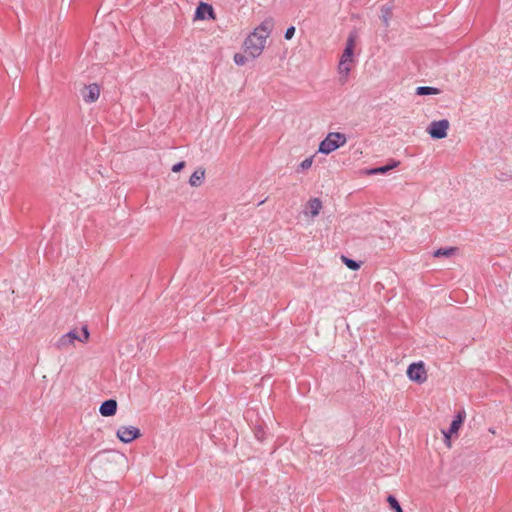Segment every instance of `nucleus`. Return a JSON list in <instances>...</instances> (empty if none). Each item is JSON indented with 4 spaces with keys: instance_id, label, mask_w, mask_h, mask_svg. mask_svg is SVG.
I'll return each instance as SVG.
<instances>
[{
    "instance_id": "f257e3e1",
    "label": "nucleus",
    "mask_w": 512,
    "mask_h": 512,
    "mask_svg": "<svg viewBox=\"0 0 512 512\" xmlns=\"http://www.w3.org/2000/svg\"><path fill=\"white\" fill-rule=\"evenodd\" d=\"M355 40L356 36L354 34H350L348 36L346 47L343 51V54L341 56L339 65H338V72L340 74V82L342 84L346 83L348 79V75L351 71V63L353 62V51L355 47Z\"/></svg>"
},
{
    "instance_id": "b1692460",
    "label": "nucleus",
    "mask_w": 512,
    "mask_h": 512,
    "mask_svg": "<svg viewBox=\"0 0 512 512\" xmlns=\"http://www.w3.org/2000/svg\"><path fill=\"white\" fill-rule=\"evenodd\" d=\"M294 34H295V27L294 26H290V27H288L286 29L284 37H285L286 40H290V39H292Z\"/></svg>"
},
{
    "instance_id": "9b49d317",
    "label": "nucleus",
    "mask_w": 512,
    "mask_h": 512,
    "mask_svg": "<svg viewBox=\"0 0 512 512\" xmlns=\"http://www.w3.org/2000/svg\"><path fill=\"white\" fill-rule=\"evenodd\" d=\"M463 420H464V416L459 413L455 419L452 421L451 425H450V428L447 432H444V436H445V440L447 442L448 445H450V437L453 433H456L461 424L463 423Z\"/></svg>"
},
{
    "instance_id": "5701e85b",
    "label": "nucleus",
    "mask_w": 512,
    "mask_h": 512,
    "mask_svg": "<svg viewBox=\"0 0 512 512\" xmlns=\"http://www.w3.org/2000/svg\"><path fill=\"white\" fill-rule=\"evenodd\" d=\"M234 62L237 65H244L247 62V57L245 55H243V54L236 53L234 55Z\"/></svg>"
},
{
    "instance_id": "1a4fd4ad",
    "label": "nucleus",
    "mask_w": 512,
    "mask_h": 512,
    "mask_svg": "<svg viewBox=\"0 0 512 512\" xmlns=\"http://www.w3.org/2000/svg\"><path fill=\"white\" fill-rule=\"evenodd\" d=\"M116 411H117V402L114 399H108V400L104 401L99 408L100 414L105 417L115 415Z\"/></svg>"
},
{
    "instance_id": "f8f14e48",
    "label": "nucleus",
    "mask_w": 512,
    "mask_h": 512,
    "mask_svg": "<svg viewBox=\"0 0 512 512\" xmlns=\"http://www.w3.org/2000/svg\"><path fill=\"white\" fill-rule=\"evenodd\" d=\"M274 22L272 19H265L253 32H258V35L264 36L266 39L269 37Z\"/></svg>"
},
{
    "instance_id": "dca6fc26",
    "label": "nucleus",
    "mask_w": 512,
    "mask_h": 512,
    "mask_svg": "<svg viewBox=\"0 0 512 512\" xmlns=\"http://www.w3.org/2000/svg\"><path fill=\"white\" fill-rule=\"evenodd\" d=\"M440 92H441L440 89L435 88V87L419 86L416 88V95H419V96L437 95Z\"/></svg>"
},
{
    "instance_id": "4be33fe9",
    "label": "nucleus",
    "mask_w": 512,
    "mask_h": 512,
    "mask_svg": "<svg viewBox=\"0 0 512 512\" xmlns=\"http://www.w3.org/2000/svg\"><path fill=\"white\" fill-rule=\"evenodd\" d=\"M312 163H313L312 157L306 158L299 164L297 171L300 172V171L309 169L312 166Z\"/></svg>"
},
{
    "instance_id": "9d476101",
    "label": "nucleus",
    "mask_w": 512,
    "mask_h": 512,
    "mask_svg": "<svg viewBox=\"0 0 512 512\" xmlns=\"http://www.w3.org/2000/svg\"><path fill=\"white\" fill-rule=\"evenodd\" d=\"M85 90L86 92L83 94L85 102L92 103L99 98L100 88L97 84H90Z\"/></svg>"
},
{
    "instance_id": "6e6552de",
    "label": "nucleus",
    "mask_w": 512,
    "mask_h": 512,
    "mask_svg": "<svg viewBox=\"0 0 512 512\" xmlns=\"http://www.w3.org/2000/svg\"><path fill=\"white\" fill-rule=\"evenodd\" d=\"M195 20L215 19L213 7L205 2H200L195 11Z\"/></svg>"
},
{
    "instance_id": "aec40b11",
    "label": "nucleus",
    "mask_w": 512,
    "mask_h": 512,
    "mask_svg": "<svg viewBox=\"0 0 512 512\" xmlns=\"http://www.w3.org/2000/svg\"><path fill=\"white\" fill-rule=\"evenodd\" d=\"M342 261L344 262V264L351 270H358L360 268V263L353 260V259H350L346 256H342Z\"/></svg>"
},
{
    "instance_id": "39448f33",
    "label": "nucleus",
    "mask_w": 512,
    "mask_h": 512,
    "mask_svg": "<svg viewBox=\"0 0 512 512\" xmlns=\"http://www.w3.org/2000/svg\"><path fill=\"white\" fill-rule=\"evenodd\" d=\"M450 123L447 119L432 121L427 127V132L433 139H443L447 136Z\"/></svg>"
},
{
    "instance_id": "423d86ee",
    "label": "nucleus",
    "mask_w": 512,
    "mask_h": 512,
    "mask_svg": "<svg viewBox=\"0 0 512 512\" xmlns=\"http://www.w3.org/2000/svg\"><path fill=\"white\" fill-rule=\"evenodd\" d=\"M407 376L411 381L422 384L427 380V372L422 361L412 363L407 369Z\"/></svg>"
},
{
    "instance_id": "412c9836",
    "label": "nucleus",
    "mask_w": 512,
    "mask_h": 512,
    "mask_svg": "<svg viewBox=\"0 0 512 512\" xmlns=\"http://www.w3.org/2000/svg\"><path fill=\"white\" fill-rule=\"evenodd\" d=\"M387 501H388L391 509H393L395 512H403L399 502L397 501V499L394 496L389 495L387 498Z\"/></svg>"
},
{
    "instance_id": "0eeeda50",
    "label": "nucleus",
    "mask_w": 512,
    "mask_h": 512,
    "mask_svg": "<svg viewBox=\"0 0 512 512\" xmlns=\"http://www.w3.org/2000/svg\"><path fill=\"white\" fill-rule=\"evenodd\" d=\"M116 434L124 443H130L141 436L140 430L134 426H121Z\"/></svg>"
},
{
    "instance_id": "2eb2a0df",
    "label": "nucleus",
    "mask_w": 512,
    "mask_h": 512,
    "mask_svg": "<svg viewBox=\"0 0 512 512\" xmlns=\"http://www.w3.org/2000/svg\"><path fill=\"white\" fill-rule=\"evenodd\" d=\"M400 164L399 161H392L391 164H388V165H384V166H380V167H377V168H373V169H370L368 171V174H385L387 173L388 171H390L391 169L397 167L398 165Z\"/></svg>"
},
{
    "instance_id": "f3484780",
    "label": "nucleus",
    "mask_w": 512,
    "mask_h": 512,
    "mask_svg": "<svg viewBox=\"0 0 512 512\" xmlns=\"http://www.w3.org/2000/svg\"><path fill=\"white\" fill-rule=\"evenodd\" d=\"M457 248L455 247H448V248H439L437 249L433 255L434 257H451L452 255L455 254Z\"/></svg>"
},
{
    "instance_id": "f03ea898",
    "label": "nucleus",
    "mask_w": 512,
    "mask_h": 512,
    "mask_svg": "<svg viewBox=\"0 0 512 512\" xmlns=\"http://www.w3.org/2000/svg\"><path fill=\"white\" fill-rule=\"evenodd\" d=\"M82 333L79 334L77 330H71L68 333L62 335L55 343V347L58 350H65L74 346L75 341L85 343L89 339V331L87 326L82 327Z\"/></svg>"
},
{
    "instance_id": "6ab92c4d",
    "label": "nucleus",
    "mask_w": 512,
    "mask_h": 512,
    "mask_svg": "<svg viewBox=\"0 0 512 512\" xmlns=\"http://www.w3.org/2000/svg\"><path fill=\"white\" fill-rule=\"evenodd\" d=\"M495 179L500 182H507L512 179V171H500L495 174Z\"/></svg>"
},
{
    "instance_id": "7ed1b4c3",
    "label": "nucleus",
    "mask_w": 512,
    "mask_h": 512,
    "mask_svg": "<svg viewBox=\"0 0 512 512\" xmlns=\"http://www.w3.org/2000/svg\"><path fill=\"white\" fill-rule=\"evenodd\" d=\"M347 141L345 134L340 132H331L321 141L318 151L323 154H330L339 147L343 146Z\"/></svg>"
},
{
    "instance_id": "20e7f679",
    "label": "nucleus",
    "mask_w": 512,
    "mask_h": 512,
    "mask_svg": "<svg viewBox=\"0 0 512 512\" xmlns=\"http://www.w3.org/2000/svg\"><path fill=\"white\" fill-rule=\"evenodd\" d=\"M266 43V38L258 35V32H252L244 41L245 52L252 58L261 55Z\"/></svg>"
},
{
    "instance_id": "393cba45",
    "label": "nucleus",
    "mask_w": 512,
    "mask_h": 512,
    "mask_svg": "<svg viewBox=\"0 0 512 512\" xmlns=\"http://www.w3.org/2000/svg\"><path fill=\"white\" fill-rule=\"evenodd\" d=\"M184 167H185V162L181 161V162H178L175 165H173L172 171L175 173L180 172Z\"/></svg>"
},
{
    "instance_id": "a878e982",
    "label": "nucleus",
    "mask_w": 512,
    "mask_h": 512,
    "mask_svg": "<svg viewBox=\"0 0 512 512\" xmlns=\"http://www.w3.org/2000/svg\"><path fill=\"white\" fill-rule=\"evenodd\" d=\"M263 435H264V432L262 430H257L255 432V436L258 440L262 441L263 440Z\"/></svg>"
},
{
    "instance_id": "4468645a",
    "label": "nucleus",
    "mask_w": 512,
    "mask_h": 512,
    "mask_svg": "<svg viewBox=\"0 0 512 512\" xmlns=\"http://www.w3.org/2000/svg\"><path fill=\"white\" fill-rule=\"evenodd\" d=\"M307 207L309 208L310 216L314 218L320 213L322 202L319 198H311L307 203Z\"/></svg>"
},
{
    "instance_id": "ddd939ff",
    "label": "nucleus",
    "mask_w": 512,
    "mask_h": 512,
    "mask_svg": "<svg viewBox=\"0 0 512 512\" xmlns=\"http://www.w3.org/2000/svg\"><path fill=\"white\" fill-rule=\"evenodd\" d=\"M204 177L205 170L203 168H199L190 176L189 184L193 187H199L202 184Z\"/></svg>"
},
{
    "instance_id": "a211bd4d",
    "label": "nucleus",
    "mask_w": 512,
    "mask_h": 512,
    "mask_svg": "<svg viewBox=\"0 0 512 512\" xmlns=\"http://www.w3.org/2000/svg\"><path fill=\"white\" fill-rule=\"evenodd\" d=\"M391 16H392L391 8L387 7V6H383L381 8V20L386 27L389 26V20H390Z\"/></svg>"
}]
</instances>
